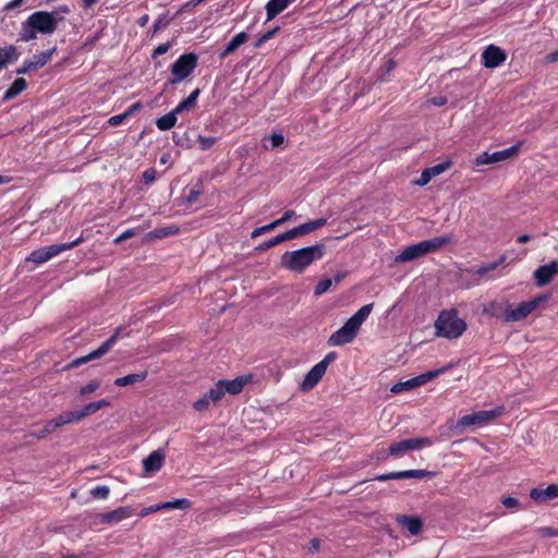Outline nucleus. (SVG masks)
I'll return each instance as SVG.
<instances>
[{
	"instance_id": "f257e3e1",
	"label": "nucleus",
	"mask_w": 558,
	"mask_h": 558,
	"mask_svg": "<svg viewBox=\"0 0 558 558\" xmlns=\"http://www.w3.org/2000/svg\"><path fill=\"white\" fill-rule=\"evenodd\" d=\"M63 16L58 15V11L46 12L37 11L31 14L27 20L22 24L20 32V39L22 41H29L37 37V34H52Z\"/></svg>"
},
{
	"instance_id": "f03ea898",
	"label": "nucleus",
	"mask_w": 558,
	"mask_h": 558,
	"mask_svg": "<svg viewBox=\"0 0 558 558\" xmlns=\"http://www.w3.org/2000/svg\"><path fill=\"white\" fill-rule=\"evenodd\" d=\"M325 246L316 244L307 247H302L295 251H288L281 256V266L294 272H303L315 260L324 256Z\"/></svg>"
},
{
	"instance_id": "7ed1b4c3",
	"label": "nucleus",
	"mask_w": 558,
	"mask_h": 558,
	"mask_svg": "<svg viewBox=\"0 0 558 558\" xmlns=\"http://www.w3.org/2000/svg\"><path fill=\"white\" fill-rule=\"evenodd\" d=\"M373 310V303L363 305L354 315H352L344 325L336 330L328 339L331 347H341L352 342L361 326L368 318Z\"/></svg>"
},
{
	"instance_id": "20e7f679",
	"label": "nucleus",
	"mask_w": 558,
	"mask_h": 558,
	"mask_svg": "<svg viewBox=\"0 0 558 558\" xmlns=\"http://www.w3.org/2000/svg\"><path fill=\"white\" fill-rule=\"evenodd\" d=\"M435 335L448 340L460 338L466 330V323L456 310H444L434 324Z\"/></svg>"
},
{
	"instance_id": "39448f33",
	"label": "nucleus",
	"mask_w": 558,
	"mask_h": 558,
	"mask_svg": "<svg viewBox=\"0 0 558 558\" xmlns=\"http://www.w3.org/2000/svg\"><path fill=\"white\" fill-rule=\"evenodd\" d=\"M450 242L449 236H437L430 240L407 246L399 255L395 257L397 264L407 263L418 258L427 253L435 252Z\"/></svg>"
},
{
	"instance_id": "423d86ee",
	"label": "nucleus",
	"mask_w": 558,
	"mask_h": 558,
	"mask_svg": "<svg viewBox=\"0 0 558 558\" xmlns=\"http://www.w3.org/2000/svg\"><path fill=\"white\" fill-rule=\"evenodd\" d=\"M504 408L498 407L493 410H481L470 414H465L458 420L457 427H483L486 424L493 422L498 416H500Z\"/></svg>"
},
{
	"instance_id": "0eeeda50",
	"label": "nucleus",
	"mask_w": 558,
	"mask_h": 558,
	"mask_svg": "<svg viewBox=\"0 0 558 558\" xmlns=\"http://www.w3.org/2000/svg\"><path fill=\"white\" fill-rule=\"evenodd\" d=\"M82 242H83V238L80 236L70 243L52 244L47 247H41V248L33 251L29 254V256L26 258V260L33 262L36 264H43V263H46L49 259L58 256L59 254L77 246Z\"/></svg>"
},
{
	"instance_id": "6e6552de",
	"label": "nucleus",
	"mask_w": 558,
	"mask_h": 558,
	"mask_svg": "<svg viewBox=\"0 0 558 558\" xmlns=\"http://www.w3.org/2000/svg\"><path fill=\"white\" fill-rule=\"evenodd\" d=\"M452 366H453V363H449L448 365L442 366L440 368H437L434 371H428L426 373H423L416 377L410 378L404 381H399L391 387L390 391L392 393H400L402 391L411 390V389L417 388L420 386H423L426 383L433 380L434 378L442 375L444 373L449 371Z\"/></svg>"
},
{
	"instance_id": "1a4fd4ad",
	"label": "nucleus",
	"mask_w": 558,
	"mask_h": 558,
	"mask_svg": "<svg viewBox=\"0 0 558 558\" xmlns=\"http://www.w3.org/2000/svg\"><path fill=\"white\" fill-rule=\"evenodd\" d=\"M198 58L195 53H184L171 65L172 78L170 84H178L189 77L197 66Z\"/></svg>"
},
{
	"instance_id": "9d476101",
	"label": "nucleus",
	"mask_w": 558,
	"mask_h": 558,
	"mask_svg": "<svg viewBox=\"0 0 558 558\" xmlns=\"http://www.w3.org/2000/svg\"><path fill=\"white\" fill-rule=\"evenodd\" d=\"M547 301L546 296H537L533 300L520 303L515 308L506 312L507 322H519L524 319L529 314L538 308Z\"/></svg>"
},
{
	"instance_id": "9b49d317",
	"label": "nucleus",
	"mask_w": 558,
	"mask_h": 558,
	"mask_svg": "<svg viewBox=\"0 0 558 558\" xmlns=\"http://www.w3.org/2000/svg\"><path fill=\"white\" fill-rule=\"evenodd\" d=\"M433 445V440L428 437L410 438L391 444L389 454L401 457L409 450H418Z\"/></svg>"
},
{
	"instance_id": "f8f14e48",
	"label": "nucleus",
	"mask_w": 558,
	"mask_h": 558,
	"mask_svg": "<svg viewBox=\"0 0 558 558\" xmlns=\"http://www.w3.org/2000/svg\"><path fill=\"white\" fill-rule=\"evenodd\" d=\"M520 144L511 146L509 148L494 151V153H482L475 157L474 163L475 166H484L490 163H497L505 160H508L517 155L519 151Z\"/></svg>"
},
{
	"instance_id": "ddd939ff",
	"label": "nucleus",
	"mask_w": 558,
	"mask_h": 558,
	"mask_svg": "<svg viewBox=\"0 0 558 558\" xmlns=\"http://www.w3.org/2000/svg\"><path fill=\"white\" fill-rule=\"evenodd\" d=\"M119 338V331H117L113 336H111L107 341H105L98 349L92 351L87 355L81 356L72 361L71 366L77 367L89 361L96 360L105 355L109 350L116 344Z\"/></svg>"
},
{
	"instance_id": "4468645a",
	"label": "nucleus",
	"mask_w": 558,
	"mask_h": 558,
	"mask_svg": "<svg viewBox=\"0 0 558 558\" xmlns=\"http://www.w3.org/2000/svg\"><path fill=\"white\" fill-rule=\"evenodd\" d=\"M558 274V262L553 260L549 264L539 266L534 271V279L538 287L549 283L553 278Z\"/></svg>"
},
{
	"instance_id": "2eb2a0df",
	"label": "nucleus",
	"mask_w": 558,
	"mask_h": 558,
	"mask_svg": "<svg viewBox=\"0 0 558 558\" xmlns=\"http://www.w3.org/2000/svg\"><path fill=\"white\" fill-rule=\"evenodd\" d=\"M482 58L484 65L493 69L505 62L506 53L499 47L490 45L484 50Z\"/></svg>"
},
{
	"instance_id": "dca6fc26",
	"label": "nucleus",
	"mask_w": 558,
	"mask_h": 558,
	"mask_svg": "<svg viewBox=\"0 0 558 558\" xmlns=\"http://www.w3.org/2000/svg\"><path fill=\"white\" fill-rule=\"evenodd\" d=\"M134 512L131 506L119 507L112 511L102 513L100 521L107 524H117L125 519H129Z\"/></svg>"
},
{
	"instance_id": "f3484780",
	"label": "nucleus",
	"mask_w": 558,
	"mask_h": 558,
	"mask_svg": "<svg viewBox=\"0 0 558 558\" xmlns=\"http://www.w3.org/2000/svg\"><path fill=\"white\" fill-rule=\"evenodd\" d=\"M326 373V369H324V365H314L310 372L305 375L302 384H301V389L303 391H308L311 389H313L319 381L320 379L323 378V376L325 375Z\"/></svg>"
},
{
	"instance_id": "a211bd4d",
	"label": "nucleus",
	"mask_w": 558,
	"mask_h": 558,
	"mask_svg": "<svg viewBox=\"0 0 558 558\" xmlns=\"http://www.w3.org/2000/svg\"><path fill=\"white\" fill-rule=\"evenodd\" d=\"M530 497L537 502H547L558 497V485L550 484L546 488H533Z\"/></svg>"
},
{
	"instance_id": "6ab92c4d",
	"label": "nucleus",
	"mask_w": 558,
	"mask_h": 558,
	"mask_svg": "<svg viewBox=\"0 0 558 558\" xmlns=\"http://www.w3.org/2000/svg\"><path fill=\"white\" fill-rule=\"evenodd\" d=\"M166 454L162 450L153 451L143 460V466L146 473H154L161 469Z\"/></svg>"
},
{
	"instance_id": "aec40b11",
	"label": "nucleus",
	"mask_w": 558,
	"mask_h": 558,
	"mask_svg": "<svg viewBox=\"0 0 558 558\" xmlns=\"http://www.w3.org/2000/svg\"><path fill=\"white\" fill-rule=\"evenodd\" d=\"M295 0H269L266 4L267 22L275 19Z\"/></svg>"
},
{
	"instance_id": "412c9836",
	"label": "nucleus",
	"mask_w": 558,
	"mask_h": 558,
	"mask_svg": "<svg viewBox=\"0 0 558 558\" xmlns=\"http://www.w3.org/2000/svg\"><path fill=\"white\" fill-rule=\"evenodd\" d=\"M397 522L411 535H417L422 529V521L417 517L399 515Z\"/></svg>"
},
{
	"instance_id": "4be33fe9",
	"label": "nucleus",
	"mask_w": 558,
	"mask_h": 558,
	"mask_svg": "<svg viewBox=\"0 0 558 558\" xmlns=\"http://www.w3.org/2000/svg\"><path fill=\"white\" fill-rule=\"evenodd\" d=\"M247 40L248 35L245 32L236 34L220 52V59H225L227 56L233 53L241 45L245 44Z\"/></svg>"
},
{
	"instance_id": "5701e85b",
	"label": "nucleus",
	"mask_w": 558,
	"mask_h": 558,
	"mask_svg": "<svg viewBox=\"0 0 558 558\" xmlns=\"http://www.w3.org/2000/svg\"><path fill=\"white\" fill-rule=\"evenodd\" d=\"M146 377H147L146 371L142 372V373H137V374H130V375L117 378L114 380V385H117L119 387L132 386V385H135L137 383L145 380Z\"/></svg>"
},
{
	"instance_id": "b1692460",
	"label": "nucleus",
	"mask_w": 558,
	"mask_h": 558,
	"mask_svg": "<svg viewBox=\"0 0 558 558\" xmlns=\"http://www.w3.org/2000/svg\"><path fill=\"white\" fill-rule=\"evenodd\" d=\"M180 112H175V108L170 111L169 113L162 116L161 118H159L157 121H156V125L159 130L161 131H168L170 129H172L175 123H177V116L179 114Z\"/></svg>"
},
{
	"instance_id": "393cba45",
	"label": "nucleus",
	"mask_w": 558,
	"mask_h": 558,
	"mask_svg": "<svg viewBox=\"0 0 558 558\" xmlns=\"http://www.w3.org/2000/svg\"><path fill=\"white\" fill-rule=\"evenodd\" d=\"M109 404L110 403L106 399H102V400H99L96 402H90V403L84 405L81 410H78L80 415L82 418H84L93 413H96L100 409L108 407Z\"/></svg>"
},
{
	"instance_id": "a878e982",
	"label": "nucleus",
	"mask_w": 558,
	"mask_h": 558,
	"mask_svg": "<svg viewBox=\"0 0 558 558\" xmlns=\"http://www.w3.org/2000/svg\"><path fill=\"white\" fill-rule=\"evenodd\" d=\"M221 381L223 383L226 392H228L230 395L239 393L243 389L244 384H245V380L243 379V377H238L232 380H221Z\"/></svg>"
},
{
	"instance_id": "bb28decb",
	"label": "nucleus",
	"mask_w": 558,
	"mask_h": 558,
	"mask_svg": "<svg viewBox=\"0 0 558 558\" xmlns=\"http://www.w3.org/2000/svg\"><path fill=\"white\" fill-rule=\"evenodd\" d=\"M26 88V81L24 78H17L13 82L11 87L4 93V99H12L21 94Z\"/></svg>"
},
{
	"instance_id": "cd10ccee",
	"label": "nucleus",
	"mask_w": 558,
	"mask_h": 558,
	"mask_svg": "<svg viewBox=\"0 0 558 558\" xmlns=\"http://www.w3.org/2000/svg\"><path fill=\"white\" fill-rule=\"evenodd\" d=\"M53 50L44 51L39 54L33 56L28 61L32 62L33 69L38 70L43 68L51 58Z\"/></svg>"
},
{
	"instance_id": "c85d7f7f",
	"label": "nucleus",
	"mask_w": 558,
	"mask_h": 558,
	"mask_svg": "<svg viewBox=\"0 0 558 558\" xmlns=\"http://www.w3.org/2000/svg\"><path fill=\"white\" fill-rule=\"evenodd\" d=\"M199 95V90L198 89H195L191 93V95L184 99L183 101H181L177 107H175V112H182L184 110H189V109H192L195 104H196V99Z\"/></svg>"
},
{
	"instance_id": "c756f323",
	"label": "nucleus",
	"mask_w": 558,
	"mask_h": 558,
	"mask_svg": "<svg viewBox=\"0 0 558 558\" xmlns=\"http://www.w3.org/2000/svg\"><path fill=\"white\" fill-rule=\"evenodd\" d=\"M283 143V135L279 133H274L269 137L264 140L263 146L265 149H275L277 147H280Z\"/></svg>"
},
{
	"instance_id": "7c9ffc66",
	"label": "nucleus",
	"mask_w": 558,
	"mask_h": 558,
	"mask_svg": "<svg viewBox=\"0 0 558 558\" xmlns=\"http://www.w3.org/2000/svg\"><path fill=\"white\" fill-rule=\"evenodd\" d=\"M327 223V219L319 218L316 220H312L308 222H305L303 225H300L303 235L308 234L322 227H324Z\"/></svg>"
},
{
	"instance_id": "2f4dec72",
	"label": "nucleus",
	"mask_w": 558,
	"mask_h": 558,
	"mask_svg": "<svg viewBox=\"0 0 558 558\" xmlns=\"http://www.w3.org/2000/svg\"><path fill=\"white\" fill-rule=\"evenodd\" d=\"M429 473L425 470H408V471H400V472H396V474L393 476H396V478H424L428 475Z\"/></svg>"
},
{
	"instance_id": "473e14b6",
	"label": "nucleus",
	"mask_w": 558,
	"mask_h": 558,
	"mask_svg": "<svg viewBox=\"0 0 558 558\" xmlns=\"http://www.w3.org/2000/svg\"><path fill=\"white\" fill-rule=\"evenodd\" d=\"M226 390L223 387V383L219 380L208 392L209 398L213 400V403H217L222 397L226 395Z\"/></svg>"
},
{
	"instance_id": "72a5a7b5",
	"label": "nucleus",
	"mask_w": 558,
	"mask_h": 558,
	"mask_svg": "<svg viewBox=\"0 0 558 558\" xmlns=\"http://www.w3.org/2000/svg\"><path fill=\"white\" fill-rule=\"evenodd\" d=\"M191 506L187 499H175L173 501L161 502L163 509H186Z\"/></svg>"
},
{
	"instance_id": "f704fd0d",
	"label": "nucleus",
	"mask_w": 558,
	"mask_h": 558,
	"mask_svg": "<svg viewBox=\"0 0 558 558\" xmlns=\"http://www.w3.org/2000/svg\"><path fill=\"white\" fill-rule=\"evenodd\" d=\"M277 227H279V225L276 220H274L272 222H270L268 225H265V226L254 229L253 232L251 233V238L255 239L257 236H260L262 234H265L267 232L275 230Z\"/></svg>"
},
{
	"instance_id": "c9c22d12",
	"label": "nucleus",
	"mask_w": 558,
	"mask_h": 558,
	"mask_svg": "<svg viewBox=\"0 0 558 558\" xmlns=\"http://www.w3.org/2000/svg\"><path fill=\"white\" fill-rule=\"evenodd\" d=\"M213 403V400L209 398L208 393L204 395L201 399L194 402L193 408L198 411H205L207 410L210 404Z\"/></svg>"
},
{
	"instance_id": "e433bc0d",
	"label": "nucleus",
	"mask_w": 558,
	"mask_h": 558,
	"mask_svg": "<svg viewBox=\"0 0 558 558\" xmlns=\"http://www.w3.org/2000/svg\"><path fill=\"white\" fill-rule=\"evenodd\" d=\"M450 166H451L450 162H441V163L435 165L430 168H426V171L429 173L430 177L435 178V177L441 174L442 172H445L447 169H449Z\"/></svg>"
},
{
	"instance_id": "4c0bfd02",
	"label": "nucleus",
	"mask_w": 558,
	"mask_h": 558,
	"mask_svg": "<svg viewBox=\"0 0 558 558\" xmlns=\"http://www.w3.org/2000/svg\"><path fill=\"white\" fill-rule=\"evenodd\" d=\"M197 142H198V146L202 150H207L215 145V143L217 142V138L214 136L199 135L197 138Z\"/></svg>"
},
{
	"instance_id": "58836bf2",
	"label": "nucleus",
	"mask_w": 558,
	"mask_h": 558,
	"mask_svg": "<svg viewBox=\"0 0 558 558\" xmlns=\"http://www.w3.org/2000/svg\"><path fill=\"white\" fill-rule=\"evenodd\" d=\"M332 286V280L329 278L320 280L315 287V295H322L326 293Z\"/></svg>"
},
{
	"instance_id": "ea45409f",
	"label": "nucleus",
	"mask_w": 558,
	"mask_h": 558,
	"mask_svg": "<svg viewBox=\"0 0 558 558\" xmlns=\"http://www.w3.org/2000/svg\"><path fill=\"white\" fill-rule=\"evenodd\" d=\"M56 429H57V428H56V426H54V424H53L52 420H50V421H47V422L45 423V425L43 426V428H41V429H39V430H37V432L35 433V436H36V437H38V438H44V437H46L47 435H49V434L53 433Z\"/></svg>"
},
{
	"instance_id": "a19ab883",
	"label": "nucleus",
	"mask_w": 558,
	"mask_h": 558,
	"mask_svg": "<svg viewBox=\"0 0 558 558\" xmlns=\"http://www.w3.org/2000/svg\"><path fill=\"white\" fill-rule=\"evenodd\" d=\"M100 386V383L97 379L90 380L88 384L80 388V395L86 396L96 391Z\"/></svg>"
},
{
	"instance_id": "79ce46f5",
	"label": "nucleus",
	"mask_w": 558,
	"mask_h": 558,
	"mask_svg": "<svg viewBox=\"0 0 558 558\" xmlns=\"http://www.w3.org/2000/svg\"><path fill=\"white\" fill-rule=\"evenodd\" d=\"M502 263V260H499V262H494V263H489L487 265H483V266H480L477 269H476V274L478 276H485L487 275L488 272L495 270L500 264Z\"/></svg>"
},
{
	"instance_id": "37998d69",
	"label": "nucleus",
	"mask_w": 558,
	"mask_h": 558,
	"mask_svg": "<svg viewBox=\"0 0 558 558\" xmlns=\"http://www.w3.org/2000/svg\"><path fill=\"white\" fill-rule=\"evenodd\" d=\"M281 235V239L282 241H288V240H292V239H295L298 236H302L303 233H302V230H301V227H295L289 231H286L283 233L280 234Z\"/></svg>"
},
{
	"instance_id": "c03bdc74",
	"label": "nucleus",
	"mask_w": 558,
	"mask_h": 558,
	"mask_svg": "<svg viewBox=\"0 0 558 558\" xmlns=\"http://www.w3.org/2000/svg\"><path fill=\"white\" fill-rule=\"evenodd\" d=\"M282 242H283V241H282V239H281V235H280V234H278V235L274 236L272 239H270V240H268V241L264 242L263 244H260V245L258 246V250H260V251H266V250H269V248H271L272 246H276V245H278V244L282 243Z\"/></svg>"
},
{
	"instance_id": "a18cd8bd",
	"label": "nucleus",
	"mask_w": 558,
	"mask_h": 558,
	"mask_svg": "<svg viewBox=\"0 0 558 558\" xmlns=\"http://www.w3.org/2000/svg\"><path fill=\"white\" fill-rule=\"evenodd\" d=\"M109 488L107 486H96L92 489V495L95 498L106 499L109 495Z\"/></svg>"
},
{
	"instance_id": "49530a36",
	"label": "nucleus",
	"mask_w": 558,
	"mask_h": 558,
	"mask_svg": "<svg viewBox=\"0 0 558 558\" xmlns=\"http://www.w3.org/2000/svg\"><path fill=\"white\" fill-rule=\"evenodd\" d=\"M62 415H63L66 424L78 422L82 420V417L80 415V411L64 412V413H62Z\"/></svg>"
},
{
	"instance_id": "de8ad7c7",
	"label": "nucleus",
	"mask_w": 558,
	"mask_h": 558,
	"mask_svg": "<svg viewBox=\"0 0 558 558\" xmlns=\"http://www.w3.org/2000/svg\"><path fill=\"white\" fill-rule=\"evenodd\" d=\"M159 510H163V508L161 507V502L143 508L140 512V517L144 518V517H147L148 514L157 512Z\"/></svg>"
},
{
	"instance_id": "09e8293b",
	"label": "nucleus",
	"mask_w": 558,
	"mask_h": 558,
	"mask_svg": "<svg viewBox=\"0 0 558 558\" xmlns=\"http://www.w3.org/2000/svg\"><path fill=\"white\" fill-rule=\"evenodd\" d=\"M156 180V170L154 168H149L143 173V181L146 184H150Z\"/></svg>"
},
{
	"instance_id": "8fccbe9b",
	"label": "nucleus",
	"mask_w": 558,
	"mask_h": 558,
	"mask_svg": "<svg viewBox=\"0 0 558 558\" xmlns=\"http://www.w3.org/2000/svg\"><path fill=\"white\" fill-rule=\"evenodd\" d=\"M295 217H296V214L294 210H287V211H284L282 217H280L279 219H276V221L278 222L279 226H281L284 222H287L291 219H294Z\"/></svg>"
},
{
	"instance_id": "3c124183",
	"label": "nucleus",
	"mask_w": 558,
	"mask_h": 558,
	"mask_svg": "<svg viewBox=\"0 0 558 558\" xmlns=\"http://www.w3.org/2000/svg\"><path fill=\"white\" fill-rule=\"evenodd\" d=\"M136 234V231L134 229H129L121 233L118 238H116L114 243L119 244L122 241H125Z\"/></svg>"
},
{
	"instance_id": "603ef678",
	"label": "nucleus",
	"mask_w": 558,
	"mask_h": 558,
	"mask_svg": "<svg viewBox=\"0 0 558 558\" xmlns=\"http://www.w3.org/2000/svg\"><path fill=\"white\" fill-rule=\"evenodd\" d=\"M126 117H128V116H126V113H125V112H124V113H122V114L113 116V117H111V118L108 120V123H109L110 125H112V126L119 125V124H121V123L125 120V118H126Z\"/></svg>"
},
{
	"instance_id": "864d4df0",
	"label": "nucleus",
	"mask_w": 558,
	"mask_h": 558,
	"mask_svg": "<svg viewBox=\"0 0 558 558\" xmlns=\"http://www.w3.org/2000/svg\"><path fill=\"white\" fill-rule=\"evenodd\" d=\"M171 47V43L161 44L154 50L153 57L161 56L166 53Z\"/></svg>"
},
{
	"instance_id": "5fc2aeb1",
	"label": "nucleus",
	"mask_w": 558,
	"mask_h": 558,
	"mask_svg": "<svg viewBox=\"0 0 558 558\" xmlns=\"http://www.w3.org/2000/svg\"><path fill=\"white\" fill-rule=\"evenodd\" d=\"M336 359V353L331 352L328 353L320 362H318V365H324V369L327 371V367L330 363H332Z\"/></svg>"
},
{
	"instance_id": "6e6d98bb",
	"label": "nucleus",
	"mask_w": 558,
	"mask_h": 558,
	"mask_svg": "<svg viewBox=\"0 0 558 558\" xmlns=\"http://www.w3.org/2000/svg\"><path fill=\"white\" fill-rule=\"evenodd\" d=\"M433 179V177L429 175V173L425 170H423L420 179L416 181V184L420 185V186H424L426 185L430 180Z\"/></svg>"
},
{
	"instance_id": "4d7b16f0",
	"label": "nucleus",
	"mask_w": 558,
	"mask_h": 558,
	"mask_svg": "<svg viewBox=\"0 0 558 558\" xmlns=\"http://www.w3.org/2000/svg\"><path fill=\"white\" fill-rule=\"evenodd\" d=\"M428 104L437 107H441L447 104V98L444 96H436L428 100Z\"/></svg>"
},
{
	"instance_id": "13d9d810",
	"label": "nucleus",
	"mask_w": 558,
	"mask_h": 558,
	"mask_svg": "<svg viewBox=\"0 0 558 558\" xmlns=\"http://www.w3.org/2000/svg\"><path fill=\"white\" fill-rule=\"evenodd\" d=\"M539 533L542 536L550 537V536H558V530L553 527H542L539 530Z\"/></svg>"
},
{
	"instance_id": "bf43d9fd",
	"label": "nucleus",
	"mask_w": 558,
	"mask_h": 558,
	"mask_svg": "<svg viewBox=\"0 0 558 558\" xmlns=\"http://www.w3.org/2000/svg\"><path fill=\"white\" fill-rule=\"evenodd\" d=\"M502 505L507 508H517L518 505H519V501L518 499L513 498V497H506L502 499Z\"/></svg>"
},
{
	"instance_id": "052dcab7",
	"label": "nucleus",
	"mask_w": 558,
	"mask_h": 558,
	"mask_svg": "<svg viewBox=\"0 0 558 558\" xmlns=\"http://www.w3.org/2000/svg\"><path fill=\"white\" fill-rule=\"evenodd\" d=\"M168 24V20L163 16H159L154 24V32H158Z\"/></svg>"
},
{
	"instance_id": "680f3d73",
	"label": "nucleus",
	"mask_w": 558,
	"mask_h": 558,
	"mask_svg": "<svg viewBox=\"0 0 558 558\" xmlns=\"http://www.w3.org/2000/svg\"><path fill=\"white\" fill-rule=\"evenodd\" d=\"M34 70L33 69V64L32 62H29L28 60L24 62V64L17 69V73L19 74H25L29 71Z\"/></svg>"
},
{
	"instance_id": "e2e57ef3",
	"label": "nucleus",
	"mask_w": 558,
	"mask_h": 558,
	"mask_svg": "<svg viewBox=\"0 0 558 558\" xmlns=\"http://www.w3.org/2000/svg\"><path fill=\"white\" fill-rule=\"evenodd\" d=\"M545 60L547 63H554V62H558V50L554 51V52H550L548 53L546 57H545Z\"/></svg>"
},
{
	"instance_id": "0e129e2a",
	"label": "nucleus",
	"mask_w": 558,
	"mask_h": 558,
	"mask_svg": "<svg viewBox=\"0 0 558 558\" xmlns=\"http://www.w3.org/2000/svg\"><path fill=\"white\" fill-rule=\"evenodd\" d=\"M52 422H53L56 428H60V427H62L63 425L66 424L62 414H60L59 416L53 418Z\"/></svg>"
},
{
	"instance_id": "69168bd1",
	"label": "nucleus",
	"mask_w": 558,
	"mask_h": 558,
	"mask_svg": "<svg viewBox=\"0 0 558 558\" xmlns=\"http://www.w3.org/2000/svg\"><path fill=\"white\" fill-rule=\"evenodd\" d=\"M140 108H141V104H140V102H136V104L132 105V106H131V107L125 111V113H126V116L129 117V116L133 114L134 112H136Z\"/></svg>"
},
{
	"instance_id": "338daca9",
	"label": "nucleus",
	"mask_w": 558,
	"mask_h": 558,
	"mask_svg": "<svg viewBox=\"0 0 558 558\" xmlns=\"http://www.w3.org/2000/svg\"><path fill=\"white\" fill-rule=\"evenodd\" d=\"M56 11H58L59 16H63L64 14H68L70 12V9L68 5H61Z\"/></svg>"
},
{
	"instance_id": "774afa93",
	"label": "nucleus",
	"mask_w": 558,
	"mask_h": 558,
	"mask_svg": "<svg viewBox=\"0 0 558 558\" xmlns=\"http://www.w3.org/2000/svg\"><path fill=\"white\" fill-rule=\"evenodd\" d=\"M278 28H274L267 33H265L264 35H262L264 37V39L266 41H268L270 38H272V36L277 33Z\"/></svg>"
}]
</instances>
